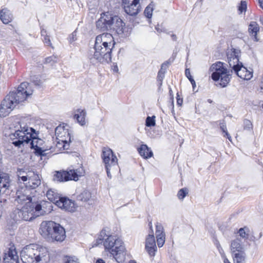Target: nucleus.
<instances>
[{
  "instance_id": "423d86ee",
  "label": "nucleus",
  "mask_w": 263,
  "mask_h": 263,
  "mask_svg": "<svg viewBox=\"0 0 263 263\" xmlns=\"http://www.w3.org/2000/svg\"><path fill=\"white\" fill-rule=\"evenodd\" d=\"M35 128H34V154L41 157L45 156L46 152L50 149L45 141L44 134L40 131V126L44 127V124L41 120H35Z\"/></svg>"
},
{
  "instance_id": "e433bc0d",
  "label": "nucleus",
  "mask_w": 263,
  "mask_h": 263,
  "mask_svg": "<svg viewBox=\"0 0 263 263\" xmlns=\"http://www.w3.org/2000/svg\"><path fill=\"white\" fill-rule=\"evenodd\" d=\"M220 128L222 130V131L223 132V133L224 134L223 136H224V137L226 136L227 137V138L230 141H231V140H232L231 137L230 135V134L228 133V132H227L226 125V123L224 122H221V123H220Z\"/></svg>"
},
{
  "instance_id": "13d9d810",
  "label": "nucleus",
  "mask_w": 263,
  "mask_h": 263,
  "mask_svg": "<svg viewBox=\"0 0 263 263\" xmlns=\"http://www.w3.org/2000/svg\"><path fill=\"white\" fill-rule=\"evenodd\" d=\"M96 263H106V262H105V261L103 259H102L101 258H99L96 260Z\"/></svg>"
},
{
  "instance_id": "4c0bfd02",
  "label": "nucleus",
  "mask_w": 263,
  "mask_h": 263,
  "mask_svg": "<svg viewBox=\"0 0 263 263\" xmlns=\"http://www.w3.org/2000/svg\"><path fill=\"white\" fill-rule=\"evenodd\" d=\"M188 192L187 188H182L178 191L177 196L179 199L182 200L188 194Z\"/></svg>"
},
{
  "instance_id": "4d7b16f0",
  "label": "nucleus",
  "mask_w": 263,
  "mask_h": 263,
  "mask_svg": "<svg viewBox=\"0 0 263 263\" xmlns=\"http://www.w3.org/2000/svg\"><path fill=\"white\" fill-rule=\"evenodd\" d=\"M20 179H21L23 181H26L28 179L27 177L26 176H23L22 177H20Z\"/></svg>"
},
{
  "instance_id": "c03bdc74",
  "label": "nucleus",
  "mask_w": 263,
  "mask_h": 263,
  "mask_svg": "<svg viewBox=\"0 0 263 263\" xmlns=\"http://www.w3.org/2000/svg\"><path fill=\"white\" fill-rule=\"evenodd\" d=\"M247 9V3L245 1H241L238 6V10L240 13L245 12Z\"/></svg>"
},
{
  "instance_id": "72a5a7b5",
  "label": "nucleus",
  "mask_w": 263,
  "mask_h": 263,
  "mask_svg": "<svg viewBox=\"0 0 263 263\" xmlns=\"http://www.w3.org/2000/svg\"><path fill=\"white\" fill-rule=\"evenodd\" d=\"M91 198V194L87 191L83 192L78 197L79 200L85 202L89 201Z\"/></svg>"
},
{
  "instance_id": "49530a36",
  "label": "nucleus",
  "mask_w": 263,
  "mask_h": 263,
  "mask_svg": "<svg viewBox=\"0 0 263 263\" xmlns=\"http://www.w3.org/2000/svg\"><path fill=\"white\" fill-rule=\"evenodd\" d=\"M157 238V242L158 246L160 248L162 247L165 241V237H158Z\"/></svg>"
},
{
  "instance_id": "7ed1b4c3",
  "label": "nucleus",
  "mask_w": 263,
  "mask_h": 263,
  "mask_svg": "<svg viewBox=\"0 0 263 263\" xmlns=\"http://www.w3.org/2000/svg\"><path fill=\"white\" fill-rule=\"evenodd\" d=\"M98 243H103L105 251L109 252L118 263H124L126 259L125 248L123 241L117 236L106 234L102 230L98 239Z\"/></svg>"
},
{
  "instance_id": "338daca9",
  "label": "nucleus",
  "mask_w": 263,
  "mask_h": 263,
  "mask_svg": "<svg viewBox=\"0 0 263 263\" xmlns=\"http://www.w3.org/2000/svg\"><path fill=\"white\" fill-rule=\"evenodd\" d=\"M208 101L210 103L212 102L211 100H209Z\"/></svg>"
},
{
  "instance_id": "f257e3e1",
  "label": "nucleus",
  "mask_w": 263,
  "mask_h": 263,
  "mask_svg": "<svg viewBox=\"0 0 263 263\" xmlns=\"http://www.w3.org/2000/svg\"><path fill=\"white\" fill-rule=\"evenodd\" d=\"M114 37L110 33H103L96 37L94 48L90 50L88 58L91 63H109L111 60V51L114 46Z\"/></svg>"
},
{
  "instance_id": "bb28decb",
  "label": "nucleus",
  "mask_w": 263,
  "mask_h": 263,
  "mask_svg": "<svg viewBox=\"0 0 263 263\" xmlns=\"http://www.w3.org/2000/svg\"><path fill=\"white\" fill-rule=\"evenodd\" d=\"M138 152L142 157L146 159L151 158L153 156L152 150L145 144L141 145L138 148Z\"/></svg>"
},
{
  "instance_id": "8fccbe9b",
  "label": "nucleus",
  "mask_w": 263,
  "mask_h": 263,
  "mask_svg": "<svg viewBox=\"0 0 263 263\" xmlns=\"http://www.w3.org/2000/svg\"><path fill=\"white\" fill-rule=\"evenodd\" d=\"M114 168H116V170H117V167H113V166H108V169L106 168L107 175V176L108 178H111L110 171L113 170Z\"/></svg>"
},
{
  "instance_id": "4be33fe9",
  "label": "nucleus",
  "mask_w": 263,
  "mask_h": 263,
  "mask_svg": "<svg viewBox=\"0 0 263 263\" xmlns=\"http://www.w3.org/2000/svg\"><path fill=\"white\" fill-rule=\"evenodd\" d=\"M109 29L115 31L119 35L122 34L124 33L125 29V23L118 16H114V22Z\"/></svg>"
},
{
  "instance_id": "6e6d98bb",
  "label": "nucleus",
  "mask_w": 263,
  "mask_h": 263,
  "mask_svg": "<svg viewBox=\"0 0 263 263\" xmlns=\"http://www.w3.org/2000/svg\"><path fill=\"white\" fill-rule=\"evenodd\" d=\"M191 80L190 81L192 85L193 88H194L196 86V82L193 79H191Z\"/></svg>"
},
{
  "instance_id": "37998d69",
  "label": "nucleus",
  "mask_w": 263,
  "mask_h": 263,
  "mask_svg": "<svg viewBox=\"0 0 263 263\" xmlns=\"http://www.w3.org/2000/svg\"><path fill=\"white\" fill-rule=\"evenodd\" d=\"M244 129L250 130L252 129V124L249 120H245L243 122Z\"/></svg>"
},
{
  "instance_id": "6e6552de",
  "label": "nucleus",
  "mask_w": 263,
  "mask_h": 263,
  "mask_svg": "<svg viewBox=\"0 0 263 263\" xmlns=\"http://www.w3.org/2000/svg\"><path fill=\"white\" fill-rule=\"evenodd\" d=\"M210 71L213 72L211 78L215 81L219 80V85L222 87H226L229 83L231 79V74L229 70L224 66V64L221 62H217L213 64Z\"/></svg>"
},
{
  "instance_id": "a211bd4d",
  "label": "nucleus",
  "mask_w": 263,
  "mask_h": 263,
  "mask_svg": "<svg viewBox=\"0 0 263 263\" xmlns=\"http://www.w3.org/2000/svg\"><path fill=\"white\" fill-rule=\"evenodd\" d=\"M51 208V204L49 202L43 201L40 204H37L34 208V218L50 213L52 210Z\"/></svg>"
},
{
  "instance_id": "7c9ffc66",
  "label": "nucleus",
  "mask_w": 263,
  "mask_h": 263,
  "mask_svg": "<svg viewBox=\"0 0 263 263\" xmlns=\"http://www.w3.org/2000/svg\"><path fill=\"white\" fill-rule=\"evenodd\" d=\"M156 238L165 236L163 227L162 225L159 222H157L156 224Z\"/></svg>"
},
{
  "instance_id": "a878e982",
  "label": "nucleus",
  "mask_w": 263,
  "mask_h": 263,
  "mask_svg": "<svg viewBox=\"0 0 263 263\" xmlns=\"http://www.w3.org/2000/svg\"><path fill=\"white\" fill-rule=\"evenodd\" d=\"M46 196L49 200L55 203L56 205L57 202H59V198L62 197L57 191L54 189L49 190L46 193Z\"/></svg>"
},
{
  "instance_id": "dca6fc26",
  "label": "nucleus",
  "mask_w": 263,
  "mask_h": 263,
  "mask_svg": "<svg viewBox=\"0 0 263 263\" xmlns=\"http://www.w3.org/2000/svg\"><path fill=\"white\" fill-rule=\"evenodd\" d=\"M55 134L57 140L71 141V137L67 125L57 126L55 129Z\"/></svg>"
},
{
  "instance_id": "0e129e2a",
  "label": "nucleus",
  "mask_w": 263,
  "mask_h": 263,
  "mask_svg": "<svg viewBox=\"0 0 263 263\" xmlns=\"http://www.w3.org/2000/svg\"><path fill=\"white\" fill-rule=\"evenodd\" d=\"M260 21L261 24L263 25V17H260Z\"/></svg>"
},
{
  "instance_id": "f704fd0d",
  "label": "nucleus",
  "mask_w": 263,
  "mask_h": 263,
  "mask_svg": "<svg viewBox=\"0 0 263 263\" xmlns=\"http://www.w3.org/2000/svg\"><path fill=\"white\" fill-rule=\"evenodd\" d=\"M103 21H104L100 18L99 20L96 22L97 28L101 31H105L109 28V27L107 26V25L104 23V22Z\"/></svg>"
},
{
  "instance_id": "f8f14e48",
  "label": "nucleus",
  "mask_w": 263,
  "mask_h": 263,
  "mask_svg": "<svg viewBox=\"0 0 263 263\" xmlns=\"http://www.w3.org/2000/svg\"><path fill=\"white\" fill-rule=\"evenodd\" d=\"M102 157L105 164V168L108 166L118 167V160L110 148H104L103 149Z\"/></svg>"
},
{
  "instance_id": "5fc2aeb1",
  "label": "nucleus",
  "mask_w": 263,
  "mask_h": 263,
  "mask_svg": "<svg viewBox=\"0 0 263 263\" xmlns=\"http://www.w3.org/2000/svg\"><path fill=\"white\" fill-rule=\"evenodd\" d=\"M167 64L163 63L161 65V68L160 70H162V71H164V72H165L166 70V69H167Z\"/></svg>"
},
{
  "instance_id": "864d4df0",
  "label": "nucleus",
  "mask_w": 263,
  "mask_h": 263,
  "mask_svg": "<svg viewBox=\"0 0 263 263\" xmlns=\"http://www.w3.org/2000/svg\"><path fill=\"white\" fill-rule=\"evenodd\" d=\"M177 103L179 106H181L183 103V100L179 98L178 93H177Z\"/></svg>"
},
{
  "instance_id": "ddd939ff",
  "label": "nucleus",
  "mask_w": 263,
  "mask_h": 263,
  "mask_svg": "<svg viewBox=\"0 0 263 263\" xmlns=\"http://www.w3.org/2000/svg\"><path fill=\"white\" fill-rule=\"evenodd\" d=\"M11 182L10 176L8 174L0 172V203L6 202V199L2 198V195L4 194L8 190Z\"/></svg>"
},
{
  "instance_id": "b1692460",
  "label": "nucleus",
  "mask_w": 263,
  "mask_h": 263,
  "mask_svg": "<svg viewBox=\"0 0 263 263\" xmlns=\"http://www.w3.org/2000/svg\"><path fill=\"white\" fill-rule=\"evenodd\" d=\"M86 111L83 109H78L74 112V118L76 119L81 126L86 124Z\"/></svg>"
},
{
  "instance_id": "bf43d9fd",
  "label": "nucleus",
  "mask_w": 263,
  "mask_h": 263,
  "mask_svg": "<svg viewBox=\"0 0 263 263\" xmlns=\"http://www.w3.org/2000/svg\"><path fill=\"white\" fill-rule=\"evenodd\" d=\"M223 262L224 263H231L229 260L226 257V256H223Z\"/></svg>"
},
{
  "instance_id": "680f3d73",
  "label": "nucleus",
  "mask_w": 263,
  "mask_h": 263,
  "mask_svg": "<svg viewBox=\"0 0 263 263\" xmlns=\"http://www.w3.org/2000/svg\"><path fill=\"white\" fill-rule=\"evenodd\" d=\"M172 39L174 40V41H176L177 40V36L175 34H172Z\"/></svg>"
},
{
  "instance_id": "a19ab883",
  "label": "nucleus",
  "mask_w": 263,
  "mask_h": 263,
  "mask_svg": "<svg viewBox=\"0 0 263 263\" xmlns=\"http://www.w3.org/2000/svg\"><path fill=\"white\" fill-rule=\"evenodd\" d=\"M64 261V263H79L78 259L75 257L66 256Z\"/></svg>"
},
{
  "instance_id": "6ab92c4d",
  "label": "nucleus",
  "mask_w": 263,
  "mask_h": 263,
  "mask_svg": "<svg viewBox=\"0 0 263 263\" xmlns=\"http://www.w3.org/2000/svg\"><path fill=\"white\" fill-rule=\"evenodd\" d=\"M233 70L239 77L243 80H249L253 77L252 70H248L242 65L241 63L238 66H236L235 68L233 69Z\"/></svg>"
},
{
  "instance_id": "79ce46f5",
  "label": "nucleus",
  "mask_w": 263,
  "mask_h": 263,
  "mask_svg": "<svg viewBox=\"0 0 263 263\" xmlns=\"http://www.w3.org/2000/svg\"><path fill=\"white\" fill-rule=\"evenodd\" d=\"M153 9L151 5L146 7L144 10V14L147 18H151L152 16Z\"/></svg>"
},
{
  "instance_id": "052dcab7",
  "label": "nucleus",
  "mask_w": 263,
  "mask_h": 263,
  "mask_svg": "<svg viewBox=\"0 0 263 263\" xmlns=\"http://www.w3.org/2000/svg\"><path fill=\"white\" fill-rule=\"evenodd\" d=\"M260 7L263 9V0H258Z\"/></svg>"
},
{
  "instance_id": "c85d7f7f",
  "label": "nucleus",
  "mask_w": 263,
  "mask_h": 263,
  "mask_svg": "<svg viewBox=\"0 0 263 263\" xmlns=\"http://www.w3.org/2000/svg\"><path fill=\"white\" fill-rule=\"evenodd\" d=\"M234 263H246V253L244 252L233 253Z\"/></svg>"
},
{
  "instance_id": "9d476101",
  "label": "nucleus",
  "mask_w": 263,
  "mask_h": 263,
  "mask_svg": "<svg viewBox=\"0 0 263 263\" xmlns=\"http://www.w3.org/2000/svg\"><path fill=\"white\" fill-rule=\"evenodd\" d=\"M141 1L142 0H122L125 12L131 16L137 15L142 10Z\"/></svg>"
},
{
  "instance_id": "2f4dec72",
  "label": "nucleus",
  "mask_w": 263,
  "mask_h": 263,
  "mask_svg": "<svg viewBox=\"0 0 263 263\" xmlns=\"http://www.w3.org/2000/svg\"><path fill=\"white\" fill-rule=\"evenodd\" d=\"M41 33L42 36L44 37L43 41L44 44L46 46H50L52 48H53L54 47L52 45L50 37L46 33V31L44 29H42Z\"/></svg>"
},
{
  "instance_id": "20e7f679",
  "label": "nucleus",
  "mask_w": 263,
  "mask_h": 263,
  "mask_svg": "<svg viewBox=\"0 0 263 263\" xmlns=\"http://www.w3.org/2000/svg\"><path fill=\"white\" fill-rule=\"evenodd\" d=\"M15 202L23 205L21 209L17 207L10 214V217L15 222L24 220L32 221L33 220V202L32 197L26 194L17 195Z\"/></svg>"
},
{
  "instance_id": "c9c22d12",
  "label": "nucleus",
  "mask_w": 263,
  "mask_h": 263,
  "mask_svg": "<svg viewBox=\"0 0 263 263\" xmlns=\"http://www.w3.org/2000/svg\"><path fill=\"white\" fill-rule=\"evenodd\" d=\"M249 229L247 227L240 228L238 233L242 238H247L249 235Z\"/></svg>"
},
{
  "instance_id": "a18cd8bd",
  "label": "nucleus",
  "mask_w": 263,
  "mask_h": 263,
  "mask_svg": "<svg viewBox=\"0 0 263 263\" xmlns=\"http://www.w3.org/2000/svg\"><path fill=\"white\" fill-rule=\"evenodd\" d=\"M41 176L39 174H35L34 173V186L35 185L39 186L41 182Z\"/></svg>"
},
{
  "instance_id": "f3484780",
  "label": "nucleus",
  "mask_w": 263,
  "mask_h": 263,
  "mask_svg": "<svg viewBox=\"0 0 263 263\" xmlns=\"http://www.w3.org/2000/svg\"><path fill=\"white\" fill-rule=\"evenodd\" d=\"M3 259L4 263H19L18 256L14 246L5 251Z\"/></svg>"
},
{
  "instance_id": "58836bf2",
  "label": "nucleus",
  "mask_w": 263,
  "mask_h": 263,
  "mask_svg": "<svg viewBox=\"0 0 263 263\" xmlns=\"http://www.w3.org/2000/svg\"><path fill=\"white\" fill-rule=\"evenodd\" d=\"M58 61V58L56 56L52 55L51 57H49L45 59L44 63L45 64H50L51 65H53L54 63H57Z\"/></svg>"
},
{
  "instance_id": "de8ad7c7",
  "label": "nucleus",
  "mask_w": 263,
  "mask_h": 263,
  "mask_svg": "<svg viewBox=\"0 0 263 263\" xmlns=\"http://www.w3.org/2000/svg\"><path fill=\"white\" fill-rule=\"evenodd\" d=\"M69 43H71L77 40V33L76 31L70 34L68 39Z\"/></svg>"
},
{
  "instance_id": "774afa93",
  "label": "nucleus",
  "mask_w": 263,
  "mask_h": 263,
  "mask_svg": "<svg viewBox=\"0 0 263 263\" xmlns=\"http://www.w3.org/2000/svg\"><path fill=\"white\" fill-rule=\"evenodd\" d=\"M261 236V233L260 234V237Z\"/></svg>"
},
{
  "instance_id": "09e8293b",
  "label": "nucleus",
  "mask_w": 263,
  "mask_h": 263,
  "mask_svg": "<svg viewBox=\"0 0 263 263\" xmlns=\"http://www.w3.org/2000/svg\"><path fill=\"white\" fill-rule=\"evenodd\" d=\"M43 83V81L41 79H39L37 78H35V80H34V85H35L37 87H41L42 86V84Z\"/></svg>"
},
{
  "instance_id": "0eeeda50",
  "label": "nucleus",
  "mask_w": 263,
  "mask_h": 263,
  "mask_svg": "<svg viewBox=\"0 0 263 263\" xmlns=\"http://www.w3.org/2000/svg\"><path fill=\"white\" fill-rule=\"evenodd\" d=\"M12 143L16 147H20L21 145H24L29 143L30 148L33 149V127L28 129L24 127L23 129L15 130L14 133L9 135Z\"/></svg>"
},
{
  "instance_id": "69168bd1",
  "label": "nucleus",
  "mask_w": 263,
  "mask_h": 263,
  "mask_svg": "<svg viewBox=\"0 0 263 263\" xmlns=\"http://www.w3.org/2000/svg\"><path fill=\"white\" fill-rule=\"evenodd\" d=\"M172 105L174 106V100L173 98H172Z\"/></svg>"
},
{
  "instance_id": "603ef678",
  "label": "nucleus",
  "mask_w": 263,
  "mask_h": 263,
  "mask_svg": "<svg viewBox=\"0 0 263 263\" xmlns=\"http://www.w3.org/2000/svg\"><path fill=\"white\" fill-rule=\"evenodd\" d=\"M185 74L186 77L188 78V79L190 81L191 79H193L192 76L191 75L190 70L189 69H186L185 70Z\"/></svg>"
},
{
  "instance_id": "39448f33",
  "label": "nucleus",
  "mask_w": 263,
  "mask_h": 263,
  "mask_svg": "<svg viewBox=\"0 0 263 263\" xmlns=\"http://www.w3.org/2000/svg\"><path fill=\"white\" fill-rule=\"evenodd\" d=\"M40 234L49 241L62 242L66 238L64 228L59 223L53 221H44L39 229Z\"/></svg>"
},
{
  "instance_id": "ea45409f",
  "label": "nucleus",
  "mask_w": 263,
  "mask_h": 263,
  "mask_svg": "<svg viewBox=\"0 0 263 263\" xmlns=\"http://www.w3.org/2000/svg\"><path fill=\"white\" fill-rule=\"evenodd\" d=\"M155 117H147L146 119V125L148 127L154 126L155 125Z\"/></svg>"
},
{
  "instance_id": "c756f323",
  "label": "nucleus",
  "mask_w": 263,
  "mask_h": 263,
  "mask_svg": "<svg viewBox=\"0 0 263 263\" xmlns=\"http://www.w3.org/2000/svg\"><path fill=\"white\" fill-rule=\"evenodd\" d=\"M100 18L103 20L104 23L110 27L114 22V16H112L109 13L107 12L102 14Z\"/></svg>"
},
{
  "instance_id": "9b49d317",
  "label": "nucleus",
  "mask_w": 263,
  "mask_h": 263,
  "mask_svg": "<svg viewBox=\"0 0 263 263\" xmlns=\"http://www.w3.org/2000/svg\"><path fill=\"white\" fill-rule=\"evenodd\" d=\"M241 51L239 49L232 48L227 51V61L230 67L232 69L235 68L241 63L239 62V57Z\"/></svg>"
},
{
  "instance_id": "412c9836",
  "label": "nucleus",
  "mask_w": 263,
  "mask_h": 263,
  "mask_svg": "<svg viewBox=\"0 0 263 263\" xmlns=\"http://www.w3.org/2000/svg\"><path fill=\"white\" fill-rule=\"evenodd\" d=\"M33 244L25 246L21 252V257L23 263H33V257L31 256Z\"/></svg>"
},
{
  "instance_id": "cd10ccee",
  "label": "nucleus",
  "mask_w": 263,
  "mask_h": 263,
  "mask_svg": "<svg viewBox=\"0 0 263 263\" xmlns=\"http://www.w3.org/2000/svg\"><path fill=\"white\" fill-rule=\"evenodd\" d=\"M259 27L256 22H251L249 26V32L254 37L255 41H257V33L259 31Z\"/></svg>"
},
{
  "instance_id": "e2e57ef3",
  "label": "nucleus",
  "mask_w": 263,
  "mask_h": 263,
  "mask_svg": "<svg viewBox=\"0 0 263 263\" xmlns=\"http://www.w3.org/2000/svg\"><path fill=\"white\" fill-rule=\"evenodd\" d=\"M156 29L157 30L158 32H161L162 31L161 29H159L157 27H156Z\"/></svg>"
},
{
  "instance_id": "1a4fd4ad",
  "label": "nucleus",
  "mask_w": 263,
  "mask_h": 263,
  "mask_svg": "<svg viewBox=\"0 0 263 263\" xmlns=\"http://www.w3.org/2000/svg\"><path fill=\"white\" fill-rule=\"evenodd\" d=\"M84 173V170L82 167L77 170L57 172L54 175L53 180L58 182L67 181L72 180L77 181L79 179V177L83 176Z\"/></svg>"
},
{
  "instance_id": "2eb2a0df",
  "label": "nucleus",
  "mask_w": 263,
  "mask_h": 263,
  "mask_svg": "<svg viewBox=\"0 0 263 263\" xmlns=\"http://www.w3.org/2000/svg\"><path fill=\"white\" fill-rule=\"evenodd\" d=\"M57 206L63 210L71 213L76 212L77 209L74 201L65 197L59 198V202H57Z\"/></svg>"
},
{
  "instance_id": "aec40b11",
  "label": "nucleus",
  "mask_w": 263,
  "mask_h": 263,
  "mask_svg": "<svg viewBox=\"0 0 263 263\" xmlns=\"http://www.w3.org/2000/svg\"><path fill=\"white\" fill-rule=\"evenodd\" d=\"M145 249L149 255L154 256L157 251V246L155 237L153 234H149L145 240Z\"/></svg>"
},
{
  "instance_id": "f03ea898",
  "label": "nucleus",
  "mask_w": 263,
  "mask_h": 263,
  "mask_svg": "<svg viewBox=\"0 0 263 263\" xmlns=\"http://www.w3.org/2000/svg\"><path fill=\"white\" fill-rule=\"evenodd\" d=\"M32 93L30 84L27 82L22 83L15 90L10 92L2 101L0 116H8L17 105L24 101Z\"/></svg>"
},
{
  "instance_id": "5701e85b",
  "label": "nucleus",
  "mask_w": 263,
  "mask_h": 263,
  "mask_svg": "<svg viewBox=\"0 0 263 263\" xmlns=\"http://www.w3.org/2000/svg\"><path fill=\"white\" fill-rule=\"evenodd\" d=\"M230 249L232 254L244 252V246L241 239L236 238L231 241Z\"/></svg>"
},
{
  "instance_id": "4468645a",
  "label": "nucleus",
  "mask_w": 263,
  "mask_h": 263,
  "mask_svg": "<svg viewBox=\"0 0 263 263\" xmlns=\"http://www.w3.org/2000/svg\"><path fill=\"white\" fill-rule=\"evenodd\" d=\"M34 253L35 260L36 263H47L48 261V253L47 248L44 247L39 246L37 245H34Z\"/></svg>"
},
{
  "instance_id": "473e14b6",
  "label": "nucleus",
  "mask_w": 263,
  "mask_h": 263,
  "mask_svg": "<svg viewBox=\"0 0 263 263\" xmlns=\"http://www.w3.org/2000/svg\"><path fill=\"white\" fill-rule=\"evenodd\" d=\"M71 141H63L61 140H57L56 147L59 149H68L69 146V143Z\"/></svg>"
},
{
  "instance_id": "393cba45",
  "label": "nucleus",
  "mask_w": 263,
  "mask_h": 263,
  "mask_svg": "<svg viewBox=\"0 0 263 263\" xmlns=\"http://www.w3.org/2000/svg\"><path fill=\"white\" fill-rule=\"evenodd\" d=\"M13 15L11 11L7 8L0 10V20L5 24H8L12 21Z\"/></svg>"
},
{
  "instance_id": "3c124183",
  "label": "nucleus",
  "mask_w": 263,
  "mask_h": 263,
  "mask_svg": "<svg viewBox=\"0 0 263 263\" xmlns=\"http://www.w3.org/2000/svg\"><path fill=\"white\" fill-rule=\"evenodd\" d=\"M164 71H162V70H160L158 72V79L161 81L164 77Z\"/></svg>"
}]
</instances>
